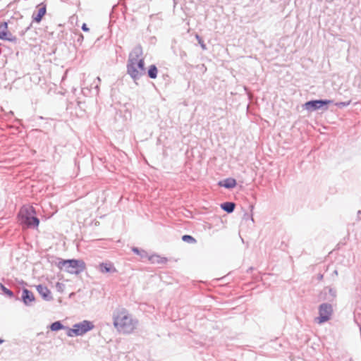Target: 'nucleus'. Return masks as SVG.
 Returning a JSON list of instances; mask_svg holds the SVG:
<instances>
[{
    "instance_id": "1",
    "label": "nucleus",
    "mask_w": 361,
    "mask_h": 361,
    "mask_svg": "<svg viewBox=\"0 0 361 361\" xmlns=\"http://www.w3.org/2000/svg\"><path fill=\"white\" fill-rule=\"evenodd\" d=\"M137 321L133 320L125 309L114 313V325L120 331L126 334L131 333L136 326Z\"/></svg>"
},
{
    "instance_id": "2",
    "label": "nucleus",
    "mask_w": 361,
    "mask_h": 361,
    "mask_svg": "<svg viewBox=\"0 0 361 361\" xmlns=\"http://www.w3.org/2000/svg\"><path fill=\"white\" fill-rule=\"evenodd\" d=\"M20 224L27 228H37L39 219L36 216V212L32 206H23L18 214Z\"/></svg>"
},
{
    "instance_id": "3",
    "label": "nucleus",
    "mask_w": 361,
    "mask_h": 361,
    "mask_svg": "<svg viewBox=\"0 0 361 361\" xmlns=\"http://www.w3.org/2000/svg\"><path fill=\"white\" fill-rule=\"evenodd\" d=\"M57 260L58 262H56V265L58 268L71 274H80L86 269V264L82 259H63L58 258Z\"/></svg>"
},
{
    "instance_id": "4",
    "label": "nucleus",
    "mask_w": 361,
    "mask_h": 361,
    "mask_svg": "<svg viewBox=\"0 0 361 361\" xmlns=\"http://www.w3.org/2000/svg\"><path fill=\"white\" fill-rule=\"evenodd\" d=\"M94 328L93 324L87 320L77 323L73 325V328H66V334L68 337L82 336Z\"/></svg>"
},
{
    "instance_id": "5",
    "label": "nucleus",
    "mask_w": 361,
    "mask_h": 361,
    "mask_svg": "<svg viewBox=\"0 0 361 361\" xmlns=\"http://www.w3.org/2000/svg\"><path fill=\"white\" fill-rule=\"evenodd\" d=\"M319 316L315 318L316 323L319 324H324L328 322L333 314V307L330 303H322L319 307Z\"/></svg>"
},
{
    "instance_id": "6",
    "label": "nucleus",
    "mask_w": 361,
    "mask_h": 361,
    "mask_svg": "<svg viewBox=\"0 0 361 361\" xmlns=\"http://www.w3.org/2000/svg\"><path fill=\"white\" fill-rule=\"evenodd\" d=\"M331 103H332V101L329 99H314L305 102L302 107L308 111H314L322 109L324 106ZM326 109L327 106L325 107V109Z\"/></svg>"
},
{
    "instance_id": "7",
    "label": "nucleus",
    "mask_w": 361,
    "mask_h": 361,
    "mask_svg": "<svg viewBox=\"0 0 361 361\" xmlns=\"http://www.w3.org/2000/svg\"><path fill=\"white\" fill-rule=\"evenodd\" d=\"M126 68L127 73L130 76L133 80L136 82L142 76L140 70L136 66V63L132 62V60H128Z\"/></svg>"
},
{
    "instance_id": "8",
    "label": "nucleus",
    "mask_w": 361,
    "mask_h": 361,
    "mask_svg": "<svg viewBox=\"0 0 361 361\" xmlns=\"http://www.w3.org/2000/svg\"><path fill=\"white\" fill-rule=\"evenodd\" d=\"M0 39L8 42H15L16 40L10 32L8 31V23L3 22L0 24Z\"/></svg>"
},
{
    "instance_id": "9",
    "label": "nucleus",
    "mask_w": 361,
    "mask_h": 361,
    "mask_svg": "<svg viewBox=\"0 0 361 361\" xmlns=\"http://www.w3.org/2000/svg\"><path fill=\"white\" fill-rule=\"evenodd\" d=\"M21 300L26 306H32L35 301V297L32 291L27 288H23L21 294Z\"/></svg>"
},
{
    "instance_id": "10",
    "label": "nucleus",
    "mask_w": 361,
    "mask_h": 361,
    "mask_svg": "<svg viewBox=\"0 0 361 361\" xmlns=\"http://www.w3.org/2000/svg\"><path fill=\"white\" fill-rule=\"evenodd\" d=\"M36 289H37V292L39 293V294L42 296V298L44 300H46V301L52 300L53 298L51 296V291L47 286H45L42 284H39L36 286Z\"/></svg>"
},
{
    "instance_id": "11",
    "label": "nucleus",
    "mask_w": 361,
    "mask_h": 361,
    "mask_svg": "<svg viewBox=\"0 0 361 361\" xmlns=\"http://www.w3.org/2000/svg\"><path fill=\"white\" fill-rule=\"evenodd\" d=\"M99 270L103 274L117 272V269L114 267V264L111 262L100 263L99 264Z\"/></svg>"
},
{
    "instance_id": "12",
    "label": "nucleus",
    "mask_w": 361,
    "mask_h": 361,
    "mask_svg": "<svg viewBox=\"0 0 361 361\" xmlns=\"http://www.w3.org/2000/svg\"><path fill=\"white\" fill-rule=\"evenodd\" d=\"M142 55V48L140 45L135 46L129 54L128 60H132V62H135L140 59Z\"/></svg>"
},
{
    "instance_id": "13",
    "label": "nucleus",
    "mask_w": 361,
    "mask_h": 361,
    "mask_svg": "<svg viewBox=\"0 0 361 361\" xmlns=\"http://www.w3.org/2000/svg\"><path fill=\"white\" fill-rule=\"evenodd\" d=\"M39 6L40 8H39L37 11V14L35 16V13L32 15V20L35 22L39 23L41 22L42 18L46 14L47 12V6L44 3H41L39 4Z\"/></svg>"
},
{
    "instance_id": "14",
    "label": "nucleus",
    "mask_w": 361,
    "mask_h": 361,
    "mask_svg": "<svg viewBox=\"0 0 361 361\" xmlns=\"http://www.w3.org/2000/svg\"><path fill=\"white\" fill-rule=\"evenodd\" d=\"M220 186L224 187L227 189H231L236 185V180L232 178H226L224 180H221L219 183Z\"/></svg>"
},
{
    "instance_id": "15",
    "label": "nucleus",
    "mask_w": 361,
    "mask_h": 361,
    "mask_svg": "<svg viewBox=\"0 0 361 361\" xmlns=\"http://www.w3.org/2000/svg\"><path fill=\"white\" fill-rule=\"evenodd\" d=\"M235 207V204L232 202H225L221 204V208L228 214L232 213L234 211Z\"/></svg>"
},
{
    "instance_id": "16",
    "label": "nucleus",
    "mask_w": 361,
    "mask_h": 361,
    "mask_svg": "<svg viewBox=\"0 0 361 361\" xmlns=\"http://www.w3.org/2000/svg\"><path fill=\"white\" fill-rule=\"evenodd\" d=\"M67 326L63 325V324L60 321H56L50 325V329L52 331H57L61 329H66Z\"/></svg>"
},
{
    "instance_id": "17",
    "label": "nucleus",
    "mask_w": 361,
    "mask_h": 361,
    "mask_svg": "<svg viewBox=\"0 0 361 361\" xmlns=\"http://www.w3.org/2000/svg\"><path fill=\"white\" fill-rule=\"evenodd\" d=\"M158 70L155 65H151L147 71V75L151 79H155L157 77Z\"/></svg>"
},
{
    "instance_id": "18",
    "label": "nucleus",
    "mask_w": 361,
    "mask_h": 361,
    "mask_svg": "<svg viewBox=\"0 0 361 361\" xmlns=\"http://www.w3.org/2000/svg\"><path fill=\"white\" fill-rule=\"evenodd\" d=\"M148 259L152 263L157 262L158 264H161V263H164V262H166V258H161L159 255H152L150 257H148Z\"/></svg>"
},
{
    "instance_id": "19",
    "label": "nucleus",
    "mask_w": 361,
    "mask_h": 361,
    "mask_svg": "<svg viewBox=\"0 0 361 361\" xmlns=\"http://www.w3.org/2000/svg\"><path fill=\"white\" fill-rule=\"evenodd\" d=\"M136 66L140 70V72L142 75H145V61L144 59H140L139 60H137L136 61Z\"/></svg>"
},
{
    "instance_id": "20",
    "label": "nucleus",
    "mask_w": 361,
    "mask_h": 361,
    "mask_svg": "<svg viewBox=\"0 0 361 361\" xmlns=\"http://www.w3.org/2000/svg\"><path fill=\"white\" fill-rule=\"evenodd\" d=\"M131 250L135 254L140 255L142 258L148 257L147 252L144 250H140L136 247H133Z\"/></svg>"
},
{
    "instance_id": "21",
    "label": "nucleus",
    "mask_w": 361,
    "mask_h": 361,
    "mask_svg": "<svg viewBox=\"0 0 361 361\" xmlns=\"http://www.w3.org/2000/svg\"><path fill=\"white\" fill-rule=\"evenodd\" d=\"M0 290H2V292L8 296L9 298H13L14 296V294L13 291H11L10 289L7 288L4 284L0 283Z\"/></svg>"
},
{
    "instance_id": "22",
    "label": "nucleus",
    "mask_w": 361,
    "mask_h": 361,
    "mask_svg": "<svg viewBox=\"0 0 361 361\" xmlns=\"http://www.w3.org/2000/svg\"><path fill=\"white\" fill-rule=\"evenodd\" d=\"M182 240L190 244H193L197 242L196 239L190 235H183L182 236Z\"/></svg>"
},
{
    "instance_id": "23",
    "label": "nucleus",
    "mask_w": 361,
    "mask_h": 361,
    "mask_svg": "<svg viewBox=\"0 0 361 361\" xmlns=\"http://www.w3.org/2000/svg\"><path fill=\"white\" fill-rule=\"evenodd\" d=\"M101 82V79L99 77H97L93 83L92 84V88H94L95 90V92L97 94H98L99 91V84Z\"/></svg>"
},
{
    "instance_id": "24",
    "label": "nucleus",
    "mask_w": 361,
    "mask_h": 361,
    "mask_svg": "<svg viewBox=\"0 0 361 361\" xmlns=\"http://www.w3.org/2000/svg\"><path fill=\"white\" fill-rule=\"evenodd\" d=\"M350 104V101H348V102H342L337 103L336 105H337V106H338L340 108H343V107L348 106Z\"/></svg>"
},
{
    "instance_id": "25",
    "label": "nucleus",
    "mask_w": 361,
    "mask_h": 361,
    "mask_svg": "<svg viewBox=\"0 0 361 361\" xmlns=\"http://www.w3.org/2000/svg\"><path fill=\"white\" fill-rule=\"evenodd\" d=\"M196 37H197V39L200 46H201L202 49L205 50L207 49V47H206L205 44L202 41V38L200 36H198V35H196Z\"/></svg>"
},
{
    "instance_id": "26",
    "label": "nucleus",
    "mask_w": 361,
    "mask_h": 361,
    "mask_svg": "<svg viewBox=\"0 0 361 361\" xmlns=\"http://www.w3.org/2000/svg\"><path fill=\"white\" fill-rule=\"evenodd\" d=\"M56 288L58 290V291L62 292L64 288V284H63L60 282H57L56 284Z\"/></svg>"
},
{
    "instance_id": "27",
    "label": "nucleus",
    "mask_w": 361,
    "mask_h": 361,
    "mask_svg": "<svg viewBox=\"0 0 361 361\" xmlns=\"http://www.w3.org/2000/svg\"><path fill=\"white\" fill-rule=\"evenodd\" d=\"M82 30L84 31V32H87L89 31V28L87 27V25L85 24V23H83L82 25Z\"/></svg>"
},
{
    "instance_id": "28",
    "label": "nucleus",
    "mask_w": 361,
    "mask_h": 361,
    "mask_svg": "<svg viewBox=\"0 0 361 361\" xmlns=\"http://www.w3.org/2000/svg\"><path fill=\"white\" fill-rule=\"evenodd\" d=\"M31 26H32V23H30V25L26 27V29H25V32H27V30L31 27Z\"/></svg>"
},
{
    "instance_id": "29",
    "label": "nucleus",
    "mask_w": 361,
    "mask_h": 361,
    "mask_svg": "<svg viewBox=\"0 0 361 361\" xmlns=\"http://www.w3.org/2000/svg\"><path fill=\"white\" fill-rule=\"evenodd\" d=\"M82 39H83V35L82 34H80L78 40L80 41V40H82Z\"/></svg>"
},
{
    "instance_id": "30",
    "label": "nucleus",
    "mask_w": 361,
    "mask_h": 361,
    "mask_svg": "<svg viewBox=\"0 0 361 361\" xmlns=\"http://www.w3.org/2000/svg\"><path fill=\"white\" fill-rule=\"evenodd\" d=\"M322 279H323V275H322V274H319V275L318 276V279H319V280H322Z\"/></svg>"
},
{
    "instance_id": "31",
    "label": "nucleus",
    "mask_w": 361,
    "mask_h": 361,
    "mask_svg": "<svg viewBox=\"0 0 361 361\" xmlns=\"http://www.w3.org/2000/svg\"><path fill=\"white\" fill-rule=\"evenodd\" d=\"M334 274H336V275H338V271H337V270H335V271H334Z\"/></svg>"
},
{
    "instance_id": "32",
    "label": "nucleus",
    "mask_w": 361,
    "mask_h": 361,
    "mask_svg": "<svg viewBox=\"0 0 361 361\" xmlns=\"http://www.w3.org/2000/svg\"><path fill=\"white\" fill-rule=\"evenodd\" d=\"M4 341L3 339L0 338V344L3 343H4Z\"/></svg>"
},
{
    "instance_id": "33",
    "label": "nucleus",
    "mask_w": 361,
    "mask_h": 361,
    "mask_svg": "<svg viewBox=\"0 0 361 361\" xmlns=\"http://www.w3.org/2000/svg\"><path fill=\"white\" fill-rule=\"evenodd\" d=\"M329 292L331 294H333V290L331 288L329 289Z\"/></svg>"
},
{
    "instance_id": "34",
    "label": "nucleus",
    "mask_w": 361,
    "mask_h": 361,
    "mask_svg": "<svg viewBox=\"0 0 361 361\" xmlns=\"http://www.w3.org/2000/svg\"><path fill=\"white\" fill-rule=\"evenodd\" d=\"M9 114H13V111H11L9 112Z\"/></svg>"
}]
</instances>
